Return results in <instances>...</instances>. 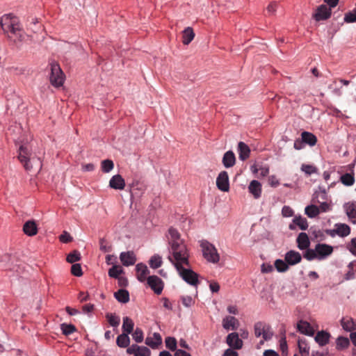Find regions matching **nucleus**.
I'll list each match as a JSON object with an SVG mask.
<instances>
[{"label": "nucleus", "instance_id": "63", "mask_svg": "<svg viewBox=\"0 0 356 356\" xmlns=\"http://www.w3.org/2000/svg\"><path fill=\"white\" fill-rule=\"evenodd\" d=\"M349 250L354 254L356 255V238H353L350 242V247Z\"/></svg>", "mask_w": 356, "mask_h": 356}, {"label": "nucleus", "instance_id": "49", "mask_svg": "<svg viewBox=\"0 0 356 356\" xmlns=\"http://www.w3.org/2000/svg\"><path fill=\"white\" fill-rule=\"evenodd\" d=\"M305 250H306V251L305 252L303 257L306 259H307L308 261L317 259V254H316L315 248L314 249L307 248Z\"/></svg>", "mask_w": 356, "mask_h": 356}, {"label": "nucleus", "instance_id": "7", "mask_svg": "<svg viewBox=\"0 0 356 356\" xmlns=\"http://www.w3.org/2000/svg\"><path fill=\"white\" fill-rule=\"evenodd\" d=\"M180 277L188 284L192 286H196L198 284V275L189 267L181 266L180 269H177Z\"/></svg>", "mask_w": 356, "mask_h": 356}, {"label": "nucleus", "instance_id": "29", "mask_svg": "<svg viewBox=\"0 0 356 356\" xmlns=\"http://www.w3.org/2000/svg\"><path fill=\"white\" fill-rule=\"evenodd\" d=\"M195 33L191 27H187L182 31V42L184 44H188L194 38Z\"/></svg>", "mask_w": 356, "mask_h": 356}, {"label": "nucleus", "instance_id": "35", "mask_svg": "<svg viewBox=\"0 0 356 356\" xmlns=\"http://www.w3.org/2000/svg\"><path fill=\"white\" fill-rule=\"evenodd\" d=\"M340 181L343 185L346 186H350L353 185L355 182L353 171L352 172L345 173L344 175H341L340 177Z\"/></svg>", "mask_w": 356, "mask_h": 356}, {"label": "nucleus", "instance_id": "9", "mask_svg": "<svg viewBox=\"0 0 356 356\" xmlns=\"http://www.w3.org/2000/svg\"><path fill=\"white\" fill-rule=\"evenodd\" d=\"M147 284L149 287L156 294H161L163 289V282L161 278L156 275L149 276L147 278Z\"/></svg>", "mask_w": 356, "mask_h": 356}, {"label": "nucleus", "instance_id": "13", "mask_svg": "<svg viewBox=\"0 0 356 356\" xmlns=\"http://www.w3.org/2000/svg\"><path fill=\"white\" fill-rule=\"evenodd\" d=\"M227 343L232 348L241 349L243 346V341L239 339L236 332H232L227 337Z\"/></svg>", "mask_w": 356, "mask_h": 356}, {"label": "nucleus", "instance_id": "25", "mask_svg": "<svg viewBox=\"0 0 356 356\" xmlns=\"http://www.w3.org/2000/svg\"><path fill=\"white\" fill-rule=\"evenodd\" d=\"M236 162V157L232 151H227L225 153L222 157V163L227 168H231L234 165Z\"/></svg>", "mask_w": 356, "mask_h": 356}, {"label": "nucleus", "instance_id": "38", "mask_svg": "<svg viewBox=\"0 0 356 356\" xmlns=\"http://www.w3.org/2000/svg\"><path fill=\"white\" fill-rule=\"evenodd\" d=\"M305 214L309 218H314L319 214V208L316 205H309L305 209Z\"/></svg>", "mask_w": 356, "mask_h": 356}, {"label": "nucleus", "instance_id": "4", "mask_svg": "<svg viewBox=\"0 0 356 356\" xmlns=\"http://www.w3.org/2000/svg\"><path fill=\"white\" fill-rule=\"evenodd\" d=\"M204 257L209 262L217 263L220 256L213 245L208 241H203L201 243Z\"/></svg>", "mask_w": 356, "mask_h": 356}, {"label": "nucleus", "instance_id": "24", "mask_svg": "<svg viewBox=\"0 0 356 356\" xmlns=\"http://www.w3.org/2000/svg\"><path fill=\"white\" fill-rule=\"evenodd\" d=\"M223 327L226 330L232 329L233 330L237 328L238 321L234 316H226L222 321Z\"/></svg>", "mask_w": 356, "mask_h": 356}, {"label": "nucleus", "instance_id": "19", "mask_svg": "<svg viewBox=\"0 0 356 356\" xmlns=\"http://www.w3.org/2000/svg\"><path fill=\"white\" fill-rule=\"evenodd\" d=\"M249 192L252 194L255 199H258L261 197V185L257 180H252L248 186Z\"/></svg>", "mask_w": 356, "mask_h": 356}, {"label": "nucleus", "instance_id": "11", "mask_svg": "<svg viewBox=\"0 0 356 356\" xmlns=\"http://www.w3.org/2000/svg\"><path fill=\"white\" fill-rule=\"evenodd\" d=\"M315 250L316 252L318 260H322L325 259L327 256L330 255L333 252V248L332 246L324 243H318L315 246Z\"/></svg>", "mask_w": 356, "mask_h": 356}, {"label": "nucleus", "instance_id": "45", "mask_svg": "<svg viewBox=\"0 0 356 356\" xmlns=\"http://www.w3.org/2000/svg\"><path fill=\"white\" fill-rule=\"evenodd\" d=\"M66 260L68 263L74 264L81 260V254L78 250H74L67 255Z\"/></svg>", "mask_w": 356, "mask_h": 356}, {"label": "nucleus", "instance_id": "16", "mask_svg": "<svg viewBox=\"0 0 356 356\" xmlns=\"http://www.w3.org/2000/svg\"><path fill=\"white\" fill-rule=\"evenodd\" d=\"M302 260L301 254L295 250H290L285 254V261L289 265H296Z\"/></svg>", "mask_w": 356, "mask_h": 356}, {"label": "nucleus", "instance_id": "1", "mask_svg": "<svg viewBox=\"0 0 356 356\" xmlns=\"http://www.w3.org/2000/svg\"><path fill=\"white\" fill-rule=\"evenodd\" d=\"M189 253L184 243H172L170 246L169 261L175 266L176 269H180L181 266H190L188 261Z\"/></svg>", "mask_w": 356, "mask_h": 356}, {"label": "nucleus", "instance_id": "17", "mask_svg": "<svg viewBox=\"0 0 356 356\" xmlns=\"http://www.w3.org/2000/svg\"><path fill=\"white\" fill-rule=\"evenodd\" d=\"M343 329L347 332H353L356 330V320L350 316L343 317L341 320Z\"/></svg>", "mask_w": 356, "mask_h": 356}, {"label": "nucleus", "instance_id": "47", "mask_svg": "<svg viewBox=\"0 0 356 356\" xmlns=\"http://www.w3.org/2000/svg\"><path fill=\"white\" fill-rule=\"evenodd\" d=\"M162 264V259L161 257L159 255H154L151 257L149 260V266L152 268H159Z\"/></svg>", "mask_w": 356, "mask_h": 356}, {"label": "nucleus", "instance_id": "43", "mask_svg": "<svg viewBox=\"0 0 356 356\" xmlns=\"http://www.w3.org/2000/svg\"><path fill=\"white\" fill-rule=\"evenodd\" d=\"M298 348L300 353L302 356H309V347L305 343V341L302 339L298 340Z\"/></svg>", "mask_w": 356, "mask_h": 356}, {"label": "nucleus", "instance_id": "37", "mask_svg": "<svg viewBox=\"0 0 356 356\" xmlns=\"http://www.w3.org/2000/svg\"><path fill=\"white\" fill-rule=\"evenodd\" d=\"M251 169L254 173H259V176L262 177L267 176L269 173V168L266 166H259L258 168L257 165L254 164L251 166Z\"/></svg>", "mask_w": 356, "mask_h": 356}, {"label": "nucleus", "instance_id": "26", "mask_svg": "<svg viewBox=\"0 0 356 356\" xmlns=\"http://www.w3.org/2000/svg\"><path fill=\"white\" fill-rule=\"evenodd\" d=\"M344 209L349 219L352 220L353 222H355L356 220V203L348 202L345 204Z\"/></svg>", "mask_w": 356, "mask_h": 356}, {"label": "nucleus", "instance_id": "53", "mask_svg": "<svg viewBox=\"0 0 356 356\" xmlns=\"http://www.w3.org/2000/svg\"><path fill=\"white\" fill-rule=\"evenodd\" d=\"M71 273L74 276H81L83 275V272L81 265L79 264H74L71 267Z\"/></svg>", "mask_w": 356, "mask_h": 356}, {"label": "nucleus", "instance_id": "41", "mask_svg": "<svg viewBox=\"0 0 356 356\" xmlns=\"http://www.w3.org/2000/svg\"><path fill=\"white\" fill-rule=\"evenodd\" d=\"M349 344L350 341L347 337H339L337 339V348L338 350L346 348Z\"/></svg>", "mask_w": 356, "mask_h": 356}, {"label": "nucleus", "instance_id": "33", "mask_svg": "<svg viewBox=\"0 0 356 356\" xmlns=\"http://www.w3.org/2000/svg\"><path fill=\"white\" fill-rule=\"evenodd\" d=\"M169 234L170 236L169 244L170 246H172V243H184L183 240L180 238V234L177 229L175 228L170 227L168 230Z\"/></svg>", "mask_w": 356, "mask_h": 356}, {"label": "nucleus", "instance_id": "28", "mask_svg": "<svg viewBox=\"0 0 356 356\" xmlns=\"http://www.w3.org/2000/svg\"><path fill=\"white\" fill-rule=\"evenodd\" d=\"M301 137L302 142L310 146H314L317 143V138L310 132L303 131L301 134Z\"/></svg>", "mask_w": 356, "mask_h": 356}, {"label": "nucleus", "instance_id": "10", "mask_svg": "<svg viewBox=\"0 0 356 356\" xmlns=\"http://www.w3.org/2000/svg\"><path fill=\"white\" fill-rule=\"evenodd\" d=\"M216 186L219 190L227 192L229 190V176L226 171H222L216 179Z\"/></svg>", "mask_w": 356, "mask_h": 356}, {"label": "nucleus", "instance_id": "54", "mask_svg": "<svg viewBox=\"0 0 356 356\" xmlns=\"http://www.w3.org/2000/svg\"><path fill=\"white\" fill-rule=\"evenodd\" d=\"M150 350L145 346H140L136 356H149Z\"/></svg>", "mask_w": 356, "mask_h": 356}, {"label": "nucleus", "instance_id": "22", "mask_svg": "<svg viewBox=\"0 0 356 356\" xmlns=\"http://www.w3.org/2000/svg\"><path fill=\"white\" fill-rule=\"evenodd\" d=\"M136 270L138 280L141 282H144L146 280L147 275L149 273L147 266L142 263L138 264L136 266Z\"/></svg>", "mask_w": 356, "mask_h": 356}, {"label": "nucleus", "instance_id": "14", "mask_svg": "<svg viewBox=\"0 0 356 356\" xmlns=\"http://www.w3.org/2000/svg\"><path fill=\"white\" fill-rule=\"evenodd\" d=\"M122 264L125 266H132L136 261L135 254L132 251L123 252L120 255Z\"/></svg>", "mask_w": 356, "mask_h": 356}, {"label": "nucleus", "instance_id": "55", "mask_svg": "<svg viewBox=\"0 0 356 356\" xmlns=\"http://www.w3.org/2000/svg\"><path fill=\"white\" fill-rule=\"evenodd\" d=\"M277 3L275 2L270 3L266 8V12L268 16L273 15L276 11Z\"/></svg>", "mask_w": 356, "mask_h": 356}, {"label": "nucleus", "instance_id": "60", "mask_svg": "<svg viewBox=\"0 0 356 356\" xmlns=\"http://www.w3.org/2000/svg\"><path fill=\"white\" fill-rule=\"evenodd\" d=\"M318 207L319 208V212H326L330 209V205L326 202H321Z\"/></svg>", "mask_w": 356, "mask_h": 356}, {"label": "nucleus", "instance_id": "52", "mask_svg": "<svg viewBox=\"0 0 356 356\" xmlns=\"http://www.w3.org/2000/svg\"><path fill=\"white\" fill-rule=\"evenodd\" d=\"M344 21L347 23H353L356 22V8L352 12H348L345 15Z\"/></svg>", "mask_w": 356, "mask_h": 356}, {"label": "nucleus", "instance_id": "51", "mask_svg": "<svg viewBox=\"0 0 356 356\" xmlns=\"http://www.w3.org/2000/svg\"><path fill=\"white\" fill-rule=\"evenodd\" d=\"M133 339L137 342L140 343L143 340V332L140 328L137 327L132 334Z\"/></svg>", "mask_w": 356, "mask_h": 356}, {"label": "nucleus", "instance_id": "8", "mask_svg": "<svg viewBox=\"0 0 356 356\" xmlns=\"http://www.w3.org/2000/svg\"><path fill=\"white\" fill-rule=\"evenodd\" d=\"M327 233L330 234L331 236L338 235L339 236L341 237H346L350 234V228L346 224L337 223L334 225V228L333 229L327 230Z\"/></svg>", "mask_w": 356, "mask_h": 356}, {"label": "nucleus", "instance_id": "30", "mask_svg": "<svg viewBox=\"0 0 356 356\" xmlns=\"http://www.w3.org/2000/svg\"><path fill=\"white\" fill-rule=\"evenodd\" d=\"M330 334L321 331L318 332L316 337H315V341L321 346L326 345L329 342L330 339Z\"/></svg>", "mask_w": 356, "mask_h": 356}, {"label": "nucleus", "instance_id": "23", "mask_svg": "<svg viewBox=\"0 0 356 356\" xmlns=\"http://www.w3.org/2000/svg\"><path fill=\"white\" fill-rule=\"evenodd\" d=\"M162 343V339L159 333H154L153 337H148L145 339V343L152 348H156Z\"/></svg>", "mask_w": 356, "mask_h": 356}, {"label": "nucleus", "instance_id": "5", "mask_svg": "<svg viewBox=\"0 0 356 356\" xmlns=\"http://www.w3.org/2000/svg\"><path fill=\"white\" fill-rule=\"evenodd\" d=\"M50 82L55 87H60L64 82V74L60 69V65L57 63H51Z\"/></svg>", "mask_w": 356, "mask_h": 356}, {"label": "nucleus", "instance_id": "31", "mask_svg": "<svg viewBox=\"0 0 356 356\" xmlns=\"http://www.w3.org/2000/svg\"><path fill=\"white\" fill-rule=\"evenodd\" d=\"M115 298L122 303H127L129 301V293L125 289H119L114 293Z\"/></svg>", "mask_w": 356, "mask_h": 356}, {"label": "nucleus", "instance_id": "46", "mask_svg": "<svg viewBox=\"0 0 356 356\" xmlns=\"http://www.w3.org/2000/svg\"><path fill=\"white\" fill-rule=\"evenodd\" d=\"M289 265L286 261L282 259H277L275 261V267L279 272H285L289 269Z\"/></svg>", "mask_w": 356, "mask_h": 356}, {"label": "nucleus", "instance_id": "57", "mask_svg": "<svg viewBox=\"0 0 356 356\" xmlns=\"http://www.w3.org/2000/svg\"><path fill=\"white\" fill-rule=\"evenodd\" d=\"M139 347L140 346L136 344H133L132 346H131L130 347H129L127 349V353L130 355L133 354V355H134V356H136L137 351L139 349Z\"/></svg>", "mask_w": 356, "mask_h": 356}, {"label": "nucleus", "instance_id": "34", "mask_svg": "<svg viewBox=\"0 0 356 356\" xmlns=\"http://www.w3.org/2000/svg\"><path fill=\"white\" fill-rule=\"evenodd\" d=\"M130 343V339L128 334L122 333L117 337L116 343L120 348H127Z\"/></svg>", "mask_w": 356, "mask_h": 356}, {"label": "nucleus", "instance_id": "6", "mask_svg": "<svg viewBox=\"0 0 356 356\" xmlns=\"http://www.w3.org/2000/svg\"><path fill=\"white\" fill-rule=\"evenodd\" d=\"M254 332L256 337H262L265 341L271 339L273 336V332L271 330L270 326L261 321L257 322L254 325Z\"/></svg>", "mask_w": 356, "mask_h": 356}, {"label": "nucleus", "instance_id": "2", "mask_svg": "<svg viewBox=\"0 0 356 356\" xmlns=\"http://www.w3.org/2000/svg\"><path fill=\"white\" fill-rule=\"evenodd\" d=\"M0 24L4 33L12 38L13 35L21 40L22 30L19 23L18 18L13 14L4 15L0 21Z\"/></svg>", "mask_w": 356, "mask_h": 356}, {"label": "nucleus", "instance_id": "36", "mask_svg": "<svg viewBox=\"0 0 356 356\" xmlns=\"http://www.w3.org/2000/svg\"><path fill=\"white\" fill-rule=\"evenodd\" d=\"M293 224L298 226L300 229L306 230L308 228L307 220L305 218L302 216H296L293 220Z\"/></svg>", "mask_w": 356, "mask_h": 356}, {"label": "nucleus", "instance_id": "56", "mask_svg": "<svg viewBox=\"0 0 356 356\" xmlns=\"http://www.w3.org/2000/svg\"><path fill=\"white\" fill-rule=\"evenodd\" d=\"M282 213L284 217H290L293 215V211L291 207L284 206L282 208Z\"/></svg>", "mask_w": 356, "mask_h": 356}, {"label": "nucleus", "instance_id": "39", "mask_svg": "<svg viewBox=\"0 0 356 356\" xmlns=\"http://www.w3.org/2000/svg\"><path fill=\"white\" fill-rule=\"evenodd\" d=\"M106 317L111 326L117 327L120 325V318L115 314L108 313Z\"/></svg>", "mask_w": 356, "mask_h": 356}, {"label": "nucleus", "instance_id": "50", "mask_svg": "<svg viewBox=\"0 0 356 356\" xmlns=\"http://www.w3.org/2000/svg\"><path fill=\"white\" fill-rule=\"evenodd\" d=\"M301 170L307 175L316 173L317 171V168L315 166L308 164H302Z\"/></svg>", "mask_w": 356, "mask_h": 356}, {"label": "nucleus", "instance_id": "64", "mask_svg": "<svg viewBox=\"0 0 356 356\" xmlns=\"http://www.w3.org/2000/svg\"><path fill=\"white\" fill-rule=\"evenodd\" d=\"M222 356H238V353L231 348L227 349Z\"/></svg>", "mask_w": 356, "mask_h": 356}, {"label": "nucleus", "instance_id": "44", "mask_svg": "<svg viewBox=\"0 0 356 356\" xmlns=\"http://www.w3.org/2000/svg\"><path fill=\"white\" fill-rule=\"evenodd\" d=\"M101 168L104 172L107 173L113 169L114 163L111 160L106 159L102 161Z\"/></svg>", "mask_w": 356, "mask_h": 356}, {"label": "nucleus", "instance_id": "59", "mask_svg": "<svg viewBox=\"0 0 356 356\" xmlns=\"http://www.w3.org/2000/svg\"><path fill=\"white\" fill-rule=\"evenodd\" d=\"M60 240L63 243H69L72 241V238L69 234L64 232V234L60 236Z\"/></svg>", "mask_w": 356, "mask_h": 356}, {"label": "nucleus", "instance_id": "58", "mask_svg": "<svg viewBox=\"0 0 356 356\" xmlns=\"http://www.w3.org/2000/svg\"><path fill=\"white\" fill-rule=\"evenodd\" d=\"M99 248L100 250L104 252H110L111 251V247L107 246L106 244V241L104 239H101L99 241Z\"/></svg>", "mask_w": 356, "mask_h": 356}, {"label": "nucleus", "instance_id": "18", "mask_svg": "<svg viewBox=\"0 0 356 356\" xmlns=\"http://www.w3.org/2000/svg\"><path fill=\"white\" fill-rule=\"evenodd\" d=\"M24 232L30 236H33L37 234L38 233V226L35 221L29 220L25 222L23 226Z\"/></svg>", "mask_w": 356, "mask_h": 356}, {"label": "nucleus", "instance_id": "3", "mask_svg": "<svg viewBox=\"0 0 356 356\" xmlns=\"http://www.w3.org/2000/svg\"><path fill=\"white\" fill-rule=\"evenodd\" d=\"M31 149L26 145H22L18 149L17 158L26 171L33 168L31 163Z\"/></svg>", "mask_w": 356, "mask_h": 356}, {"label": "nucleus", "instance_id": "27", "mask_svg": "<svg viewBox=\"0 0 356 356\" xmlns=\"http://www.w3.org/2000/svg\"><path fill=\"white\" fill-rule=\"evenodd\" d=\"M298 330L302 334L312 336L314 334V330L310 324L304 321H300L298 323Z\"/></svg>", "mask_w": 356, "mask_h": 356}, {"label": "nucleus", "instance_id": "62", "mask_svg": "<svg viewBox=\"0 0 356 356\" xmlns=\"http://www.w3.org/2000/svg\"><path fill=\"white\" fill-rule=\"evenodd\" d=\"M269 183L273 187H277L280 184L278 179L273 175L269 177Z\"/></svg>", "mask_w": 356, "mask_h": 356}, {"label": "nucleus", "instance_id": "20", "mask_svg": "<svg viewBox=\"0 0 356 356\" xmlns=\"http://www.w3.org/2000/svg\"><path fill=\"white\" fill-rule=\"evenodd\" d=\"M296 242L298 244V248L300 250H305L308 248L310 245L308 235L305 232H301L298 234Z\"/></svg>", "mask_w": 356, "mask_h": 356}, {"label": "nucleus", "instance_id": "40", "mask_svg": "<svg viewBox=\"0 0 356 356\" xmlns=\"http://www.w3.org/2000/svg\"><path fill=\"white\" fill-rule=\"evenodd\" d=\"M123 269L119 266H113L108 270V275L111 277L118 279L120 277V275L123 273Z\"/></svg>", "mask_w": 356, "mask_h": 356}, {"label": "nucleus", "instance_id": "15", "mask_svg": "<svg viewBox=\"0 0 356 356\" xmlns=\"http://www.w3.org/2000/svg\"><path fill=\"white\" fill-rule=\"evenodd\" d=\"M109 186L115 190H123L125 187L124 179L120 175H115L110 179Z\"/></svg>", "mask_w": 356, "mask_h": 356}, {"label": "nucleus", "instance_id": "32", "mask_svg": "<svg viewBox=\"0 0 356 356\" xmlns=\"http://www.w3.org/2000/svg\"><path fill=\"white\" fill-rule=\"evenodd\" d=\"M134 321L128 316L123 318L122 330L123 333L131 334L134 330Z\"/></svg>", "mask_w": 356, "mask_h": 356}, {"label": "nucleus", "instance_id": "61", "mask_svg": "<svg viewBox=\"0 0 356 356\" xmlns=\"http://www.w3.org/2000/svg\"><path fill=\"white\" fill-rule=\"evenodd\" d=\"M181 301L184 305L186 307H190L193 303V299L190 296L183 297Z\"/></svg>", "mask_w": 356, "mask_h": 356}, {"label": "nucleus", "instance_id": "42", "mask_svg": "<svg viewBox=\"0 0 356 356\" xmlns=\"http://www.w3.org/2000/svg\"><path fill=\"white\" fill-rule=\"evenodd\" d=\"M60 329L63 334L67 336L76 331L74 325L72 324L62 323Z\"/></svg>", "mask_w": 356, "mask_h": 356}, {"label": "nucleus", "instance_id": "48", "mask_svg": "<svg viewBox=\"0 0 356 356\" xmlns=\"http://www.w3.org/2000/svg\"><path fill=\"white\" fill-rule=\"evenodd\" d=\"M165 346L170 350H176L177 348V340L174 337H168L165 340Z\"/></svg>", "mask_w": 356, "mask_h": 356}, {"label": "nucleus", "instance_id": "12", "mask_svg": "<svg viewBox=\"0 0 356 356\" xmlns=\"http://www.w3.org/2000/svg\"><path fill=\"white\" fill-rule=\"evenodd\" d=\"M331 8L325 5H321L316 9V13L314 15V17L316 21L325 20L328 19L331 15Z\"/></svg>", "mask_w": 356, "mask_h": 356}, {"label": "nucleus", "instance_id": "21", "mask_svg": "<svg viewBox=\"0 0 356 356\" xmlns=\"http://www.w3.org/2000/svg\"><path fill=\"white\" fill-rule=\"evenodd\" d=\"M238 152L241 161L248 159L250 154V149L245 143L239 142L238 144Z\"/></svg>", "mask_w": 356, "mask_h": 356}]
</instances>
